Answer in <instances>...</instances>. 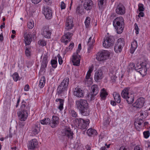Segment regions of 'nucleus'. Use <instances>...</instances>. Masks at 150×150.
<instances>
[{
  "label": "nucleus",
  "instance_id": "obj_46",
  "mask_svg": "<svg viewBox=\"0 0 150 150\" xmlns=\"http://www.w3.org/2000/svg\"><path fill=\"white\" fill-rule=\"evenodd\" d=\"M92 38L91 37H90L88 39V41L87 43V45H93V44L95 42V40L94 39V38L92 40Z\"/></svg>",
  "mask_w": 150,
  "mask_h": 150
},
{
  "label": "nucleus",
  "instance_id": "obj_38",
  "mask_svg": "<svg viewBox=\"0 0 150 150\" xmlns=\"http://www.w3.org/2000/svg\"><path fill=\"white\" fill-rule=\"evenodd\" d=\"M40 123L42 125H47L50 123V120L49 118H47L44 119L40 121Z\"/></svg>",
  "mask_w": 150,
  "mask_h": 150
},
{
  "label": "nucleus",
  "instance_id": "obj_20",
  "mask_svg": "<svg viewBox=\"0 0 150 150\" xmlns=\"http://www.w3.org/2000/svg\"><path fill=\"white\" fill-rule=\"evenodd\" d=\"M74 94L77 97L81 98L84 96V91L81 88L77 87L75 88Z\"/></svg>",
  "mask_w": 150,
  "mask_h": 150
},
{
  "label": "nucleus",
  "instance_id": "obj_4",
  "mask_svg": "<svg viewBox=\"0 0 150 150\" xmlns=\"http://www.w3.org/2000/svg\"><path fill=\"white\" fill-rule=\"evenodd\" d=\"M69 79L68 77L65 78L57 89V93L60 94L64 93L67 90V87L69 84Z\"/></svg>",
  "mask_w": 150,
  "mask_h": 150
},
{
  "label": "nucleus",
  "instance_id": "obj_3",
  "mask_svg": "<svg viewBox=\"0 0 150 150\" xmlns=\"http://www.w3.org/2000/svg\"><path fill=\"white\" fill-rule=\"evenodd\" d=\"M129 88H125L123 89L121 93L122 97L125 99L129 104H131L134 101V94L129 92Z\"/></svg>",
  "mask_w": 150,
  "mask_h": 150
},
{
  "label": "nucleus",
  "instance_id": "obj_34",
  "mask_svg": "<svg viewBox=\"0 0 150 150\" xmlns=\"http://www.w3.org/2000/svg\"><path fill=\"white\" fill-rule=\"evenodd\" d=\"M45 83V79L44 76L42 77L40 81L38 86L40 88H43Z\"/></svg>",
  "mask_w": 150,
  "mask_h": 150
},
{
  "label": "nucleus",
  "instance_id": "obj_31",
  "mask_svg": "<svg viewBox=\"0 0 150 150\" xmlns=\"http://www.w3.org/2000/svg\"><path fill=\"white\" fill-rule=\"evenodd\" d=\"M108 95V93L104 88H103L101 90L100 92V97L102 100H105Z\"/></svg>",
  "mask_w": 150,
  "mask_h": 150
},
{
  "label": "nucleus",
  "instance_id": "obj_17",
  "mask_svg": "<svg viewBox=\"0 0 150 150\" xmlns=\"http://www.w3.org/2000/svg\"><path fill=\"white\" fill-rule=\"evenodd\" d=\"M99 88L97 85L94 84L92 86L91 92V100H92L94 99V97L98 93L99 91Z\"/></svg>",
  "mask_w": 150,
  "mask_h": 150
},
{
  "label": "nucleus",
  "instance_id": "obj_26",
  "mask_svg": "<svg viewBox=\"0 0 150 150\" xmlns=\"http://www.w3.org/2000/svg\"><path fill=\"white\" fill-rule=\"evenodd\" d=\"M125 8L123 5L119 6L116 9V12L117 14L122 15L125 13Z\"/></svg>",
  "mask_w": 150,
  "mask_h": 150
},
{
  "label": "nucleus",
  "instance_id": "obj_2",
  "mask_svg": "<svg viewBox=\"0 0 150 150\" xmlns=\"http://www.w3.org/2000/svg\"><path fill=\"white\" fill-rule=\"evenodd\" d=\"M113 25L118 34L122 33L124 28V19L122 16L116 18L113 21Z\"/></svg>",
  "mask_w": 150,
  "mask_h": 150
},
{
  "label": "nucleus",
  "instance_id": "obj_10",
  "mask_svg": "<svg viewBox=\"0 0 150 150\" xmlns=\"http://www.w3.org/2000/svg\"><path fill=\"white\" fill-rule=\"evenodd\" d=\"M29 113V108H26V110H22L18 112L19 119L21 121H25L27 119Z\"/></svg>",
  "mask_w": 150,
  "mask_h": 150
},
{
  "label": "nucleus",
  "instance_id": "obj_28",
  "mask_svg": "<svg viewBox=\"0 0 150 150\" xmlns=\"http://www.w3.org/2000/svg\"><path fill=\"white\" fill-rule=\"evenodd\" d=\"M137 42L136 40L133 41L131 44V47L130 49V53L133 54L137 47Z\"/></svg>",
  "mask_w": 150,
  "mask_h": 150
},
{
  "label": "nucleus",
  "instance_id": "obj_57",
  "mask_svg": "<svg viewBox=\"0 0 150 150\" xmlns=\"http://www.w3.org/2000/svg\"><path fill=\"white\" fill-rule=\"evenodd\" d=\"M42 0H31V2L34 4H37L40 2Z\"/></svg>",
  "mask_w": 150,
  "mask_h": 150
},
{
  "label": "nucleus",
  "instance_id": "obj_19",
  "mask_svg": "<svg viewBox=\"0 0 150 150\" xmlns=\"http://www.w3.org/2000/svg\"><path fill=\"white\" fill-rule=\"evenodd\" d=\"M65 25V29L66 30H69L73 28L74 26V24L72 20L71 17H68L67 19Z\"/></svg>",
  "mask_w": 150,
  "mask_h": 150
},
{
  "label": "nucleus",
  "instance_id": "obj_51",
  "mask_svg": "<svg viewBox=\"0 0 150 150\" xmlns=\"http://www.w3.org/2000/svg\"><path fill=\"white\" fill-rule=\"evenodd\" d=\"M60 6L62 10L65 9L66 4L64 1H62L60 2Z\"/></svg>",
  "mask_w": 150,
  "mask_h": 150
},
{
  "label": "nucleus",
  "instance_id": "obj_5",
  "mask_svg": "<svg viewBox=\"0 0 150 150\" xmlns=\"http://www.w3.org/2000/svg\"><path fill=\"white\" fill-rule=\"evenodd\" d=\"M90 123L88 119L84 120L80 118H76L75 120L74 123L76 126L81 129H86Z\"/></svg>",
  "mask_w": 150,
  "mask_h": 150
},
{
  "label": "nucleus",
  "instance_id": "obj_18",
  "mask_svg": "<svg viewBox=\"0 0 150 150\" xmlns=\"http://www.w3.org/2000/svg\"><path fill=\"white\" fill-rule=\"evenodd\" d=\"M52 33L51 31L47 27L43 28L42 30L41 34L45 38L50 39Z\"/></svg>",
  "mask_w": 150,
  "mask_h": 150
},
{
  "label": "nucleus",
  "instance_id": "obj_11",
  "mask_svg": "<svg viewBox=\"0 0 150 150\" xmlns=\"http://www.w3.org/2000/svg\"><path fill=\"white\" fill-rule=\"evenodd\" d=\"M145 102V99L144 98H140L132 105V108L134 110L141 108L144 106Z\"/></svg>",
  "mask_w": 150,
  "mask_h": 150
},
{
  "label": "nucleus",
  "instance_id": "obj_53",
  "mask_svg": "<svg viewBox=\"0 0 150 150\" xmlns=\"http://www.w3.org/2000/svg\"><path fill=\"white\" fill-rule=\"evenodd\" d=\"M57 57L58 58V61L59 64L61 65L62 64L63 60L61 57L60 56L59 54H58L57 55Z\"/></svg>",
  "mask_w": 150,
  "mask_h": 150
},
{
  "label": "nucleus",
  "instance_id": "obj_32",
  "mask_svg": "<svg viewBox=\"0 0 150 150\" xmlns=\"http://www.w3.org/2000/svg\"><path fill=\"white\" fill-rule=\"evenodd\" d=\"M40 131L39 127L38 126L35 125L32 128V133L33 135H35L38 133Z\"/></svg>",
  "mask_w": 150,
  "mask_h": 150
},
{
  "label": "nucleus",
  "instance_id": "obj_64",
  "mask_svg": "<svg viewBox=\"0 0 150 150\" xmlns=\"http://www.w3.org/2000/svg\"><path fill=\"white\" fill-rule=\"evenodd\" d=\"M100 150H108V149H107V148H106V147L105 146H103L101 147L100 149Z\"/></svg>",
  "mask_w": 150,
  "mask_h": 150
},
{
  "label": "nucleus",
  "instance_id": "obj_63",
  "mask_svg": "<svg viewBox=\"0 0 150 150\" xmlns=\"http://www.w3.org/2000/svg\"><path fill=\"white\" fill-rule=\"evenodd\" d=\"M105 146H106V148H107V149H108L109 148H110V146L111 145V144H107L106 143H105Z\"/></svg>",
  "mask_w": 150,
  "mask_h": 150
},
{
  "label": "nucleus",
  "instance_id": "obj_43",
  "mask_svg": "<svg viewBox=\"0 0 150 150\" xmlns=\"http://www.w3.org/2000/svg\"><path fill=\"white\" fill-rule=\"evenodd\" d=\"M74 46V44L72 42L70 43L68 47H67L65 51L67 52L71 51L73 48Z\"/></svg>",
  "mask_w": 150,
  "mask_h": 150
},
{
  "label": "nucleus",
  "instance_id": "obj_60",
  "mask_svg": "<svg viewBox=\"0 0 150 150\" xmlns=\"http://www.w3.org/2000/svg\"><path fill=\"white\" fill-rule=\"evenodd\" d=\"M29 89V86L28 85H26L24 87V91H28Z\"/></svg>",
  "mask_w": 150,
  "mask_h": 150
},
{
  "label": "nucleus",
  "instance_id": "obj_59",
  "mask_svg": "<svg viewBox=\"0 0 150 150\" xmlns=\"http://www.w3.org/2000/svg\"><path fill=\"white\" fill-rule=\"evenodd\" d=\"M120 150H129V149L127 147L124 146H122L120 147Z\"/></svg>",
  "mask_w": 150,
  "mask_h": 150
},
{
  "label": "nucleus",
  "instance_id": "obj_7",
  "mask_svg": "<svg viewBox=\"0 0 150 150\" xmlns=\"http://www.w3.org/2000/svg\"><path fill=\"white\" fill-rule=\"evenodd\" d=\"M146 62H144L139 64H138L136 67V69L141 75L143 76L147 74V68Z\"/></svg>",
  "mask_w": 150,
  "mask_h": 150
},
{
  "label": "nucleus",
  "instance_id": "obj_16",
  "mask_svg": "<svg viewBox=\"0 0 150 150\" xmlns=\"http://www.w3.org/2000/svg\"><path fill=\"white\" fill-rule=\"evenodd\" d=\"M103 72L101 69L97 70L94 74V78L95 81L98 82L103 78Z\"/></svg>",
  "mask_w": 150,
  "mask_h": 150
},
{
  "label": "nucleus",
  "instance_id": "obj_8",
  "mask_svg": "<svg viewBox=\"0 0 150 150\" xmlns=\"http://www.w3.org/2000/svg\"><path fill=\"white\" fill-rule=\"evenodd\" d=\"M93 69L94 67L93 65L89 66L86 76L85 83L87 86H89L93 83V78L91 77V74L93 71Z\"/></svg>",
  "mask_w": 150,
  "mask_h": 150
},
{
  "label": "nucleus",
  "instance_id": "obj_47",
  "mask_svg": "<svg viewBox=\"0 0 150 150\" xmlns=\"http://www.w3.org/2000/svg\"><path fill=\"white\" fill-rule=\"evenodd\" d=\"M128 68L129 70H133L134 69H136V67H135V64L133 63H130L129 65Z\"/></svg>",
  "mask_w": 150,
  "mask_h": 150
},
{
  "label": "nucleus",
  "instance_id": "obj_21",
  "mask_svg": "<svg viewBox=\"0 0 150 150\" xmlns=\"http://www.w3.org/2000/svg\"><path fill=\"white\" fill-rule=\"evenodd\" d=\"M38 145V142L35 139L31 140L28 142V148L30 149H34L37 147Z\"/></svg>",
  "mask_w": 150,
  "mask_h": 150
},
{
  "label": "nucleus",
  "instance_id": "obj_49",
  "mask_svg": "<svg viewBox=\"0 0 150 150\" xmlns=\"http://www.w3.org/2000/svg\"><path fill=\"white\" fill-rule=\"evenodd\" d=\"M39 45L42 46H44L46 45V42L44 40H40L38 42Z\"/></svg>",
  "mask_w": 150,
  "mask_h": 150
},
{
  "label": "nucleus",
  "instance_id": "obj_33",
  "mask_svg": "<svg viewBox=\"0 0 150 150\" xmlns=\"http://www.w3.org/2000/svg\"><path fill=\"white\" fill-rule=\"evenodd\" d=\"M87 133L89 136H91L92 135H96L97 134V132L93 129L90 128L87 130Z\"/></svg>",
  "mask_w": 150,
  "mask_h": 150
},
{
  "label": "nucleus",
  "instance_id": "obj_35",
  "mask_svg": "<svg viewBox=\"0 0 150 150\" xmlns=\"http://www.w3.org/2000/svg\"><path fill=\"white\" fill-rule=\"evenodd\" d=\"M51 64L53 68H55L57 67V62L56 57H55L53 59H51Z\"/></svg>",
  "mask_w": 150,
  "mask_h": 150
},
{
  "label": "nucleus",
  "instance_id": "obj_9",
  "mask_svg": "<svg viewBox=\"0 0 150 150\" xmlns=\"http://www.w3.org/2000/svg\"><path fill=\"white\" fill-rule=\"evenodd\" d=\"M125 42L124 39L120 38L118 39L114 47V50L117 53H120L124 45Z\"/></svg>",
  "mask_w": 150,
  "mask_h": 150
},
{
  "label": "nucleus",
  "instance_id": "obj_62",
  "mask_svg": "<svg viewBox=\"0 0 150 150\" xmlns=\"http://www.w3.org/2000/svg\"><path fill=\"white\" fill-rule=\"evenodd\" d=\"M116 103L115 101L111 100L110 102V104L113 106H115L116 105Z\"/></svg>",
  "mask_w": 150,
  "mask_h": 150
},
{
  "label": "nucleus",
  "instance_id": "obj_41",
  "mask_svg": "<svg viewBox=\"0 0 150 150\" xmlns=\"http://www.w3.org/2000/svg\"><path fill=\"white\" fill-rule=\"evenodd\" d=\"M13 80L16 82L19 80V76L17 72H15L12 76Z\"/></svg>",
  "mask_w": 150,
  "mask_h": 150
},
{
  "label": "nucleus",
  "instance_id": "obj_45",
  "mask_svg": "<svg viewBox=\"0 0 150 150\" xmlns=\"http://www.w3.org/2000/svg\"><path fill=\"white\" fill-rule=\"evenodd\" d=\"M134 30H135V33L136 35H138L139 33V29L137 24L135 23L134 25Z\"/></svg>",
  "mask_w": 150,
  "mask_h": 150
},
{
  "label": "nucleus",
  "instance_id": "obj_40",
  "mask_svg": "<svg viewBox=\"0 0 150 150\" xmlns=\"http://www.w3.org/2000/svg\"><path fill=\"white\" fill-rule=\"evenodd\" d=\"M76 13L77 15L80 16L82 15L84 13L83 9L81 8L80 7L78 6L76 8Z\"/></svg>",
  "mask_w": 150,
  "mask_h": 150
},
{
  "label": "nucleus",
  "instance_id": "obj_42",
  "mask_svg": "<svg viewBox=\"0 0 150 150\" xmlns=\"http://www.w3.org/2000/svg\"><path fill=\"white\" fill-rule=\"evenodd\" d=\"M25 54L28 57H30L32 55L31 51L30 48H26L25 50Z\"/></svg>",
  "mask_w": 150,
  "mask_h": 150
},
{
  "label": "nucleus",
  "instance_id": "obj_30",
  "mask_svg": "<svg viewBox=\"0 0 150 150\" xmlns=\"http://www.w3.org/2000/svg\"><path fill=\"white\" fill-rule=\"evenodd\" d=\"M143 121L141 119H137L136 120L135 122L134 125L136 128L138 130H140L141 127L138 126V125L141 126L142 123H143Z\"/></svg>",
  "mask_w": 150,
  "mask_h": 150
},
{
  "label": "nucleus",
  "instance_id": "obj_55",
  "mask_svg": "<svg viewBox=\"0 0 150 150\" xmlns=\"http://www.w3.org/2000/svg\"><path fill=\"white\" fill-rule=\"evenodd\" d=\"M98 0V5L99 7L102 6L104 2L106 0Z\"/></svg>",
  "mask_w": 150,
  "mask_h": 150
},
{
  "label": "nucleus",
  "instance_id": "obj_1",
  "mask_svg": "<svg viewBox=\"0 0 150 150\" xmlns=\"http://www.w3.org/2000/svg\"><path fill=\"white\" fill-rule=\"evenodd\" d=\"M75 104L76 108L82 115L87 116L88 115V105L86 100L80 99L76 101Z\"/></svg>",
  "mask_w": 150,
  "mask_h": 150
},
{
  "label": "nucleus",
  "instance_id": "obj_58",
  "mask_svg": "<svg viewBox=\"0 0 150 150\" xmlns=\"http://www.w3.org/2000/svg\"><path fill=\"white\" fill-rule=\"evenodd\" d=\"M88 46V52L89 53L92 49V45H89Z\"/></svg>",
  "mask_w": 150,
  "mask_h": 150
},
{
  "label": "nucleus",
  "instance_id": "obj_15",
  "mask_svg": "<svg viewBox=\"0 0 150 150\" xmlns=\"http://www.w3.org/2000/svg\"><path fill=\"white\" fill-rule=\"evenodd\" d=\"M24 38V41L25 45H29L32 41V35L31 33L29 32L24 33L23 35Z\"/></svg>",
  "mask_w": 150,
  "mask_h": 150
},
{
  "label": "nucleus",
  "instance_id": "obj_23",
  "mask_svg": "<svg viewBox=\"0 0 150 150\" xmlns=\"http://www.w3.org/2000/svg\"><path fill=\"white\" fill-rule=\"evenodd\" d=\"M63 135H65L68 138L72 139L73 138L74 134L69 128L65 129L62 132Z\"/></svg>",
  "mask_w": 150,
  "mask_h": 150
},
{
  "label": "nucleus",
  "instance_id": "obj_27",
  "mask_svg": "<svg viewBox=\"0 0 150 150\" xmlns=\"http://www.w3.org/2000/svg\"><path fill=\"white\" fill-rule=\"evenodd\" d=\"M55 101L59 105L58 108L60 110H62L63 109L64 100L62 99L57 98L55 100Z\"/></svg>",
  "mask_w": 150,
  "mask_h": 150
},
{
  "label": "nucleus",
  "instance_id": "obj_14",
  "mask_svg": "<svg viewBox=\"0 0 150 150\" xmlns=\"http://www.w3.org/2000/svg\"><path fill=\"white\" fill-rule=\"evenodd\" d=\"M81 59V56L77 53H73L72 55L71 61L73 65L78 66L79 65Z\"/></svg>",
  "mask_w": 150,
  "mask_h": 150
},
{
  "label": "nucleus",
  "instance_id": "obj_12",
  "mask_svg": "<svg viewBox=\"0 0 150 150\" xmlns=\"http://www.w3.org/2000/svg\"><path fill=\"white\" fill-rule=\"evenodd\" d=\"M114 42L112 37H105L104 39L103 46L105 48H108L113 45Z\"/></svg>",
  "mask_w": 150,
  "mask_h": 150
},
{
  "label": "nucleus",
  "instance_id": "obj_44",
  "mask_svg": "<svg viewBox=\"0 0 150 150\" xmlns=\"http://www.w3.org/2000/svg\"><path fill=\"white\" fill-rule=\"evenodd\" d=\"M144 137L145 139H148L149 137L150 133L149 131H144L143 133Z\"/></svg>",
  "mask_w": 150,
  "mask_h": 150
},
{
  "label": "nucleus",
  "instance_id": "obj_25",
  "mask_svg": "<svg viewBox=\"0 0 150 150\" xmlns=\"http://www.w3.org/2000/svg\"><path fill=\"white\" fill-rule=\"evenodd\" d=\"M93 5V2L91 0H86L83 4L84 7L87 10L91 9Z\"/></svg>",
  "mask_w": 150,
  "mask_h": 150
},
{
  "label": "nucleus",
  "instance_id": "obj_22",
  "mask_svg": "<svg viewBox=\"0 0 150 150\" xmlns=\"http://www.w3.org/2000/svg\"><path fill=\"white\" fill-rule=\"evenodd\" d=\"M59 122V118L56 116H53L52 117V119L50 121V125L52 128L55 127Z\"/></svg>",
  "mask_w": 150,
  "mask_h": 150
},
{
  "label": "nucleus",
  "instance_id": "obj_13",
  "mask_svg": "<svg viewBox=\"0 0 150 150\" xmlns=\"http://www.w3.org/2000/svg\"><path fill=\"white\" fill-rule=\"evenodd\" d=\"M73 35L72 33L67 32L64 34L61 39V41L65 45L67 44L71 40V38Z\"/></svg>",
  "mask_w": 150,
  "mask_h": 150
},
{
  "label": "nucleus",
  "instance_id": "obj_6",
  "mask_svg": "<svg viewBox=\"0 0 150 150\" xmlns=\"http://www.w3.org/2000/svg\"><path fill=\"white\" fill-rule=\"evenodd\" d=\"M110 55V52L103 50L98 52L96 54V59L99 62H103L109 59Z\"/></svg>",
  "mask_w": 150,
  "mask_h": 150
},
{
  "label": "nucleus",
  "instance_id": "obj_48",
  "mask_svg": "<svg viewBox=\"0 0 150 150\" xmlns=\"http://www.w3.org/2000/svg\"><path fill=\"white\" fill-rule=\"evenodd\" d=\"M138 10L139 11H143L144 10V5L140 3L138 5Z\"/></svg>",
  "mask_w": 150,
  "mask_h": 150
},
{
  "label": "nucleus",
  "instance_id": "obj_52",
  "mask_svg": "<svg viewBox=\"0 0 150 150\" xmlns=\"http://www.w3.org/2000/svg\"><path fill=\"white\" fill-rule=\"evenodd\" d=\"M134 150H144V149L142 146L138 145L134 147Z\"/></svg>",
  "mask_w": 150,
  "mask_h": 150
},
{
  "label": "nucleus",
  "instance_id": "obj_36",
  "mask_svg": "<svg viewBox=\"0 0 150 150\" xmlns=\"http://www.w3.org/2000/svg\"><path fill=\"white\" fill-rule=\"evenodd\" d=\"M48 63V61L46 58H44L41 63V68L43 69L46 67Z\"/></svg>",
  "mask_w": 150,
  "mask_h": 150
},
{
  "label": "nucleus",
  "instance_id": "obj_56",
  "mask_svg": "<svg viewBox=\"0 0 150 150\" xmlns=\"http://www.w3.org/2000/svg\"><path fill=\"white\" fill-rule=\"evenodd\" d=\"M81 49V44H79V45L78 46V49L77 50L76 52L75 53H77L78 54L80 52V50Z\"/></svg>",
  "mask_w": 150,
  "mask_h": 150
},
{
  "label": "nucleus",
  "instance_id": "obj_29",
  "mask_svg": "<svg viewBox=\"0 0 150 150\" xmlns=\"http://www.w3.org/2000/svg\"><path fill=\"white\" fill-rule=\"evenodd\" d=\"M115 101L117 103H120L121 102V96L120 94L116 92H114L112 94Z\"/></svg>",
  "mask_w": 150,
  "mask_h": 150
},
{
  "label": "nucleus",
  "instance_id": "obj_61",
  "mask_svg": "<svg viewBox=\"0 0 150 150\" xmlns=\"http://www.w3.org/2000/svg\"><path fill=\"white\" fill-rule=\"evenodd\" d=\"M141 12H140L138 14V17L139 18L141 17H143L144 16V13L142 11H141Z\"/></svg>",
  "mask_w": 150,
  "mask_h": 150
},
{
  "label": "nucleus",
  "instance_id": "obj_37",
  "mask_svg": "<svg viewBox=\"0 0 150 150\" xmlns=\"http://www.w3.org/2000/svg\"><path fill=\"white\" fill-rule=\"evenodd\" d=\"M90 20L91 18L89 17H87L86 18L84 23L86 28H89L90 25Z\"/></svg>",
  "mask_w": 150,
  "mask_h": 150
},
{
  "label": "nucleus",
  "instance_id": "obj_54",
  "mask_svg": "<svg viewBox=\"0 0 150 150\" xmlns=\"http://www.w3.org/2000/svg\"><path fill=\"white\" fill-rule=\"evenodd\" d=\"M70 114L72 117H76L77 116L76 112L74 110H71L70 112Z\"/></svg>",
  "mask_w": 150,
  "mask_h": 150
},
{
  "label": "nucleus",
  "instance_id": "obj_39",
  "mask_svg": "<svg viewBox=\"0 0 150 150\" xmlns=\"http://www.w3.org/2000/svg\"><path fill=\"white\" fill-rule=\"evenodd\" d=\"M34 21L32 20H30L28 23L27 26L29 29H32L34 27Z\"/></svg>",
  "mask_w": 150,
  "mask_h": 150
},
{
  "label": "nucleus",
  "instance_id": "obj_24",
  "mask_svg": "<svg viewBox=\"0 0 150 150\" xmlns=\"http://www.w3.org/2000/svg\"><path fill=\"white\" fill-rule=\"evenodd\" d=\"M43 14L45 18L48 19H50L52 16V11L50 8H47L43 10Z\"/></svg>",
  "mask_w": 150,
  "mask_h": 150
},
{
  "label": "nucleus",
  "instance_id": "obj_50",
  "mask_svg": "<svg viewBox=\"0 0 150 150\" xmlns=\"http://www.w3.org/2000/svg\"><path fill=\"white\" fill-rule=\"evenodd\" d=\"M26 103L24 101H23L21 103V109L23 110H26V108H29L28 107H26L25 106Z\"/></svg>",
  "mask_w": 150,
  "mask_h": 150
}]
</instances>
